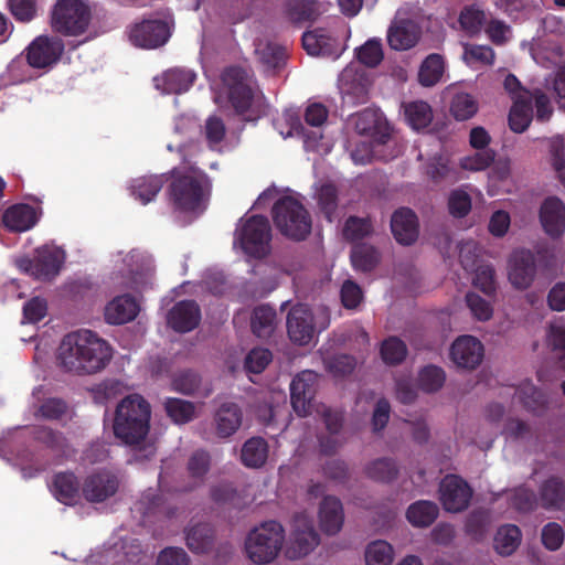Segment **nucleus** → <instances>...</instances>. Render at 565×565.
Segmentation results:
<instances>
[{
  "label": "nucleus",
  "mask_w": 565,
  "mask_h": 565,
  "mask_svg": "<svg viewBox=\"0 0 565 565\" xmlns=\"http://www.w3.org/2000/svg\"><path fill=\"white\" fill-rule=\"evenodd\" d=\"M287 332L289 339L299 345L311 342L316 334V326L311 309L303 303L294 306L287 316Z\"/></svg>",
  "instance_id": "obj_14"
},
{
  "label": "nucleus",
  "mask_w": 565,
  "mask_h": 565,
  "mask_svg": "<svg viewBox=\"0 0 565 565\" xmlns=\"http://www.w3.org/2000/svg\"><path fill=\"white\" fill-rule=\"evenodd\" d=\"M351 262L355 269L369 273L375 268L379 262L377 252L371 246H356L352 249Z\"/></svg>",
  "instance_id": "obj_51"
},
{
  "label": "nucleus",
  "mask_w": 565,
  "mask_h": 565,
  "mask_svg": "<svg viewBox=\"0 0 565 565\" xmlns=\"http://www.w3.org/2000/svg\"><path fill=\"white\" fill-rule=\"evenodd\" d=\"M483 345L472 335H461L451 345L450 356L456 365L473 370L483 359Z\"/></svg>",
  "instance_id": "obj_18"
},
{
  "label": "nucleus",
  "mask_w": 565,
  "mask_h": 565,
  "mask_svg": "<svg viewBox=\"0 0 565 565\" xmlns=\"http://www.w3.org/2000/svg\"><path fill=\"white\" fill-rule=\"evenodd\" d=\"M490 515L486 510L472 511L466 521V532L475 540H480L488 531Z\"/></svg>",
  "instance_id": "obj_59"
},
{
  "label": "nucleus",
  "mask_w": 565,
  "mask_h": 565,
  "mask_svg": "<svg viewBox=\"0 0 565 565\" xmlns=\"http://www.w3.org/2000/svg\"><path fill=\"white\" fill-rule=\"evenodd\" d=\"M407 352L405 342L397 337L385 339L380 349L381 356L387 365L401 364L406 359Z\"/></svg>",
  "instance_id": "obj_46"
},
{
  "label": "nucleus",
  "mask_w": 565,
  "mask_h": 565,
  "mask_svg": "<svg viewBox=\"0 0 565 565\" xmlns=\"http://www.w3.org/2000/svg\"><path fill=\"white\" fill-rule=\"evenodd\" d=\"M166 183L168 173L141 175L130 181L128 190L131 196L146 205L156 199Z\"/></svg>",
  "instance_id": "obj_22"
},
{
  "label": "nucleus",
  "mask_w": 565,
  "mask_h": 565,
  "mask_svg": "<svg viewBox=\"0 0 565 565\" xmlns=\"http://www.w3.org/2000/svg\"><path fill=\"white\" fill-rule=\"evenodd\" d=\"M303 529L297 527L287 547L286 554L291 559H298L308 555L318 544L319 534L316 532L312 523L302 519Z\"/></svg>",
  "instance_id": "obj_25"
},
{
  "label": "nucleus",
  "mask_w": 565,
  "mask_h": 565,
  "mask_svg": "<svg viewBox=\"0 0 565 565\" xmlns=\"http://www.w3.org/2000/svg\"><path fill=\"white\" fill-rule=\"evenodd\" d=\"M243 412L233 402L221 404L214 414L215 433L220 438H228L234 435L242 425Z\"/></svg>",
  "instance_id": "obj_26"
},
{
  "label": "nucleus",
  "mask_w": 565,
  "mask_h": 565,
  "mask_svg": "<svg viewBox=\"0 0 565 565\" xmlns=\"http://www.w3.org/2000/svg\"><path fill=\"white\" fill-rule=\"evenodd\" d=\"M222 81L235 111L241 115L247 113L255 98V89L248 73L243 67L230 66L224 70Z\"/></svg>",
  "instance_id": "obj_9"
},
{
  "label": "nucleus",
  "mask_w": 565,
  "mask_h": 565,
  "mask_svg": "<svg viewBox=\"0 0 565 565\" xmlns=\"http://www.w3.org/2000/svg\"><path fill=\"white\" fill-rule=\"evenodd\" d=\"M302 46L309 55L312 56H333L337 55V39L324 28H316L306 31L301 38Z\"/></svg>",
  "instance_id": "obj_23"
},
{
  "label": "nucleus",
  "mask_w": 565,
  "mask_h": 565,
  "mask_svg": "<svg viewBox=\"0 0 565 565\" xmlns=\"http://www.w3.org/2000/svg\"><path fill=\"white\" fill-rule=\"evenodd\" d=\"M356 57L365 66H377L384 57L381 41L376 39L367 40L356 50Z\"/></svg>",
  "instance_id": "obj_56"
},
{
  "label": "nucleus",
  "mask_w": 565,
  "mask_h": 565,
  "mask_svg": "<svg viewBox=\"0 0 565 565\" xmlns=\"http://www.w3.org/2000/svg\"><path fill=\"white\" fill-rule=\"evenodd\" d=\"M440 501L446 511L461 512L466 510L472 497L469 484L458 476H447L440 483Z\"/></svg>",
  "instance_id": "obj_15"
},
{
  "label": "nucleus",
  "mask_w": 565,
  "mask_h": 565,
  "mask_svg": "<svg viewBox=\"0 0 565 565\" xmlns=\"http://www.w3.org/2000/svg\"><path fill=\"white\" fill-rule=\"evenodd\" d=\"M211 179L195 167H174L168 172L167 196L174 211L195 212L207 200Z\"/></svg>",
  "instance_id": "obj_2"
},
{
  "label": "nucleus",
  "mask_w": 565,
  "mask_h": 565,
  "mask_svg": "<svg viewBox=\"0 0 565 565\" xmlns=\"http://www.w3.org/2000/svg\"><path fill=\"white\" fill-rule=\"evenodd\" d=\"M210 467L211 456L207 451L199 449L191 455L186 466L189 476L193 479V484L191 489L201 486L204 482L205 476L209 472Z\"/></svg>",
  "instance_id": "obj_43"
},
{
  "label": "nucleus",
  "mask_w": 565,
  "mask_h": 565,
  "mask_svg": "<svg viewBox=\"0 0 565 565\" xmlns=\"http://www.w3.org/2000/svg\"><path fill=\"white\" fill-rule=\"evenodd\" d=\"M477 110L478 104L470 94L459 93L454 96L450 111L457 120H467L475 116Z\"/></svg>",
  "instance_id": "obj_52"
},
{
  "label": "nucleus",
  "mask_w": 565,
  "mask_h": 565,
  "mask_svg": "<svg viewBox=\"0 0 565 565\" xmlns=\"http://www.w3.org/2000/svg\"><path fill=\"white\" fill-rule=\"evenodd\" d=\"M215 532L210 523H198L185 531L189 550L195 554L209 553L214 545Z\"/></svg>",
  "instance_id": "obj_31"
},
{
  "label": "nucleus",
  "mask_w": 565,
  "mask_h": 565,
  "mask_svg": "<svg viewBox=\"0 0 565 565\" xmlns=\"http://www.w3.org/2000/svg\"><path fill=\"white\" fill-rule=\"evenodd\" d=\"M540 221L546 234L553 237L565 231V204L556 196L544 200L540 209Z\"/></svg>",
  "instance_id": "obj_21"
},
{
  "label": "nucleus",
  "mask_w": 565,
  "mask_h": 565,
  "mask_svg": "<svg viewBox=\"0 0 565 565\" xmlns=\"http://www.w3.org/2000/svg\"><path fill=\"white\" fill-rule=\"evenodd\" d=\"M521 537V530L516 525H502L495 533L494 548L500 555L509 556L519 547Z\"/></svg>",
  "instance_id": "obj_39"
},
{
  "label": "nucleus",
  "mask_w": 565,
  "mask_h": 565,
  "mask_svg": "<svg viewBox=\"0 0 565 565\" xmlns=\"http://www.w3.org/2000/svg\"><path fill=\"white\" fill-rule=\"evenodd\" d=\"M391 230L394 238L401 245H412L419 234L418 218L408 207L396 210L391 217Z\"/></svg>",
  "instance_id": "obj_20"
},
{
  "label": "nucleus",
  "mask_w": 565,
  "mask_h": 565,
  "mask_svg": "<svg viewBox=\"0 0 565 565\" xmlns=\"http://www.w3.org/2000/svg\"><path fill=\"white\" fill-rule=\"evenodd\" d=\"M164 411L168 417L178 425L192 422L196 415L194 403L177 397H168L164 401Z\"/></svg>",
  "instance_id": "obj_40"
},
{
  "label": "nucleus",
  "mask_w": 565,
  "mask_h": 565,
  "mask_svg": "<svg viewBox=\"0 0 565 565\" xmlns=\"http://www.w3.org/2000/svg\"><path fill=\"white\" fill-rule=\"evenodd\" d=\"M51 491L63 504L72 505L79 497V482L73 472H58L54 476Z\"/></svg>",
  "instance_id": "obj_32"
},
{
  "label": "nucleus",
  "mask_w": 565,
  "mask_h": 565,
  "mask_svg": "<svg viewBox=\"0 0 565 565\" xmlns=\"http://www.w3.org/2000/svg\"><path fill=\"white\" fill-rule=\"evenodd\" d=\"M258 61L268 74H276L285 65L287 60L286 49L279 44L267 42L256 47Z\"/></svg>",
  "instance_id": "obj_33"
},
{
  "label": "nucleus",
  "mask_w": 565,
  "mask_h": 565,
  "mask_svg": "<svg viewBox=\"0 0 565 565\" xmlns=\"http://www.w3.org/2000/svg\"><path fill=\"white\" fill-rule=\"evenodd\" d=\"M318 204L321 213L327 221L331 223L338 207V190L335 185L328 183L320 188L318 192Z\"/></svg>",
  "instance_id": "obj_53"
},
{
  "label": "nucleus",
  "mask_w": 565,
  "mask_h": 565,
  "mask_svg": "<svg viewBox=\"0 0 565 565\" xmlns=\"http://www.w3.org/2000/svg\"><path fill=\"white\" fill-rule=\"evenodd\" d=\"M473 285L487 296H492L497 290L495 270L491 265H481L476 268Z\"/></svg>",
  "instance_id": "obj_61"
},
{
  "label": "nucleus",
  "mask_w": 565,
  "mask_h": 565,
  "mask_svg": "<svg viewBox=\"0 0 565 565\" xmlns=\"http://www.w3.org/2000/svg\"><path fill=\"white\" fill-rule=\"evenodd\" d=\"M268 451V444L263 437H252L241 449V460L245 467L260 468L267 461Z\"/></svg>",
  "instance_id": "obj_35"
},
{
  "label": "nucleus",
  "mask_w": 565,
  "mask_h": 565,
  "mask_svg": "<svg viewBox=\"0 0 565 565\" xmlns=\"http://www.w3.org/2000/svg\"><path fill=\"white\" fill-rule=\"evenodd\" d=\"M448 210L450 215L462 218L471 211V198L462 189L452 190L448 196Z\"/></svg>",
  "instance_id": "obj_60"
},
{
  "label": "nucleus",
  "mask_w": 565,
  "mask_h": 565,
  "mask_svg": "<svg viewBox=\"0 0 565 565\" xmlns=\"http://www.w3.org/2000/svg\"><path fill=\"white\" fill-rule=\"evenodd\" d=\"M39 221L36 210L29 204H14L1 214V222L11 232H25Z\"/></svg>",
  "instance_id": "obj_24"
},
{
  "label": "nucleus",
  "mask_w": 565,
  "mask_h": 565,
  "mask_svg": "<svg viewBox=\"0 0 565 565\" xmlns=\"http://www.w3.org/2000/svg\"><path fill=\"white\" fill-rule=\"evenodd\" d=\"M172 28L173 23L167 19H143L130 28L129 39L135 46L148 50L158 49L169 41Z\"/></svg>",
  "instance_id": "obj_10"
},
{
  "label": "nucleus",
  "mask_w": 565,
  "mask_h": 565,
  "mask_svg": "<svg viewBox=\"0 0 565 565\" xmlns=\"http://www.w3.org/2000/svg\"><path fill=\"white\" fill-rule=\"evenodd\" d=\"M139 312V305L130 295L115 297L105 307V320L109 324H122L134 320Z\"/></svg>",
  "instance_id": "obj_28"
},
{
  "label": "nucleus",
  "mask_w": 565,
  "mask_h": 565,
  "mask_svg": "<svg viewBox=\"0 0 565 565\" xmlns=\"http://www.w3.org/2000/svg\"><path fill=\"white\" fill-rule=\"evenodd\" d=\"M372 233V224L369 218L350 216L344 223L343 236L350 242H358Z\"/></svg>",
  "instance_id": "obj_55"
},
{
  "label": "nucleus",
  "mask_w": 565,
  "mask_h": 565,
  "mask_svg": "<svg viewBox=\"0 0 565 565\" xmlns=\"http://www.w3.org/2000/svg\"><path fill=\"white\" fill-rule=\"evenodd\" d=\"M237 241L245 254L263 258L270 252L271 228L267 217L253 215L237 231Z\"/></svg>",
  "instance_id": "obj_7"
},
{
  "label": "nucleus",
  "mask_w": 565,
  "mask_h": 565,
  "mask_svg": "<svg viewBox=\"0 0 565 565\" xmlns=\"http://www.w3.org/2000/svg\"><path fill=\"white\" fill-rule=\"evenodd\" d=\"M273 359V354L268 349L255 348L248 352L245 358L244 366L247 372L262 373Z\"/></svg>",
  "instance_id": "obj_63"
},
{
  "label": "nucleus",
  "mask_w": 565,
  "mask_h": 565,
  "mask_svg": "<svg viewBox=\"0 0 565 565\" xmlns=\"http://www.w3.org/2000/svg\"><path fill=\"white\" fill-rule=\"evenodd\" d=\"M64 50L62 39L39 35L26 46L24 54L30 67L50 70L61 60Z\"/></svg>",
  "instance_id": "obj_11"
},
{
  "label": "nucleus",
  "mask_w": 565,
  "mask_h": 565,
  "mask_svg": "<svg viewBox=\"0 0 565 565\" xmlns=\"http://www.w3.org/2000/svg\"><path fill=\"white\" fill-rule=\"evenodd\" d=\"M168 324L177 332L194 330L201 321V309L195 300L178 301L168 312Z\"/></svg>",
  "instance_id": "obj_19"
},
{
  "label": "nucleus",
  "mask_w": 565,
  "mask_h": 565,
  "mask_svg": "<svg viewBox=\"0 0 565 565\" xmlns=\"http://www.w3.org/2000/svg\"><path fill=\"white\" fill-rule=\"evenodd\" d=\"M90 21V9L82 0H57L51 12L52 29L66 36L83 34Z\"/></svg>",
  "instance_id": "obj_6"
},
{
  "label": "nucleus",
  "mask_w": 565,
  "mask_h": 565,
  "mask_svg": "<svg viewBox=\"0 0 565 565\" xmlns=\"http://www.w3.org/2000/svg\"><path fill=\"white\" fill-rule=\"evenodd\" d=\"M446 380L445 371L436 365L423 367L418 375L419 387L427 393L437 392Z\"/></svg>",
  "instance_id": "obj_50"
},
{
  "label": "nucleus",
  "mask_w": 565,
  "mask_h": 565,
  "mask_svg": "<svg viewBox=\"0 0 565 565\" xmlns=\"http://www.w3.org/2000/svg\"><path fill=\"white\" fill-rule=\"evenodd\" d=\"M318 374L306 370L297 374L290 383V402L300 417L311 413L312 402L317 392Z\"/></svg>",
  "instance_id": "obj_12"
},
{
  "label": "nucleus",
  "mask_w": 565,
  "mask_h": 565,
  "mask_svg": "<svg viewBox=\"0 0 565 565\" xmlns=\"http://www.w3.org/2000/svg\"><path fill=\"white\" fill-rule=\"evenodd\" d=\"M533 118V106L531 105V92H523L515 97V102L509 113L510 129L521 134L527 129Z\"/></svg>",
  "instance_id": "obj_30"
},
{
  "label": "nucleus",
  "mask_w": 565,
  "mask_h": 565,
  "mask_svg": "<svg viewBox=\"0 0 565 565\" xmlns=\"http://www.w3.org/2000/svg\"><path fill=\"white\" fill-rule=\"evenodd\" d=\"M539 499L545 510H561L565 504V480L550 476L540 484Z\"/></svg>",
  "instance_id": "obj_29"
},
{
  "label": "nucleus",
  "mask_w": 565,
  "mask_h": 565,
  "mask_svg": "<svg viewBox=\"0 0 565 565\" xmlns=\"http://www.w3.org/2000/svg\"><path fill=\"white\" fill-rule=\"evenodd\" d=\"M515 397L523 407L534 415H542L547 406L546 396L530 381H525L515 390Z\"/></svg>",
  "instance_id": "obj_34"
},
{
  "label": "nucleus",
  "mask_w": 565,
  "mask_h": 565,
  "mask_svg": "<svg viewBox=\"0 0 565 565\" xmlns=\"http://www.w3.org/2000/svg\"><path fill=\"white\" fill-rule=\"evenodd\" d=\"M343 98L352 105L365 104L367 102L369 88L362 77L344 81L341 87Z\"/></svg>",
  "instance_id": "obj_54"
},
{
  "label": "nucleus",
  "mask_w": 565,
  "mask_h": 565,
  "mask_svg": "<svg viewBox=\"0 0 565 565\" xmlns=\"http://www.w3.org/2000/svg\"><path fill=\"white\" fill-rule=\"evenodd\" d=\"M64 262L63 252L54 246L44 245L35 249L33 258L20 257L15 265L22 273H25L40 280L54 278Z\"/></svg>",
  "instance_id": "obj_8"
},
{
  "label": "nucleus",
  "mask_w": 565,
  "mask_h": 565,
  "mask_svg": "<svg viewBox=\"0 0 565 565\" xmlns=\"http://www.w3.org/2000/svg\"><path fill=\"white\" fill-rule=\"evenodd\" d=\"M287 14L294 22H305L315 20L318 15L316 0H289L287 3Z\"/></svg>",
  "instance_id": "obj_48"
},
{
  "label": "nucleus",
  "mask_w": 565,
  "mask_h": 565,
  "mask_svg": "<svg viewBox=\"0 0 565 565\" xmlns=\"http://www.w3.org/2000/svg\"><path fill=\"white\" fill-rule=\"evenodd\" d=\"M394 550L390 543L383 540L371 542L365 551L366 565H392Z\"/></svg>",
  "instance_id": "obj_47"
},
{
  "label": "nucleus",
  "mask_w": 565,
  "mask_h": 565,
  "mask_svg": "<svg viewBox=\"0 0 565 565\" xmlns=\"http://www.w3.org/2000/svg\"><path fill=\"white\" fill-rule=\"evenodd\" d=\"M111 359V345L96 332L87 329L65 334L57 350L61 367L76 375L102 372Z\"/></svg>",
  "instance_id": "obj_1"
},
{
  "label": "nucleus",
  "mask_w": 565,
  "mask_h": 565,
  "mask_svg": "<svg viewBox=\"0 0 565 565\" xmlns=\"http://www.w3.org/2000/svg\"><path fill=\"white\" fill-rule=\"evenodd\" d=\"M356 365V360L350 354H337L326 361L328 372L333 376L343 377L351 374Z\"/></svg>",
  "instance_id": "obj_62"
},
{
  "label": "nucleus",
  "mask_w": 565,
  "mask_h": 565,
  "mask_svg": "<svg viewBox=\"0 0 565 565\" xmlns=\"http://www.w3.org/2000/svg\"><path fill=\"white\" fill-rule=\"evenodd\" d=\"M33 438L35 441L56 452L65 454L68 447L66 437L61 431L54 430L47 426L35 427Z\"/></svg>",
  "instance_id": "obj_45"
},
{
  "label": "nucleus",
  "mask_w": 565,
  "mask_h": 565,
  "mask_svg": "<svg viewBox=\"0 0 565 565\" xmlns=\"http://www.w3.org/2000/svg\"><path fill=\"white\" fill-rule=\"evenodd\" d=\"M273 220L284 236L296 242L306 239L311 232L312 222L309 212L292 196H282L275 202Z\"/></svg>",
  "instance_id": "obj_4"
},
{
  "label": "nucleus",
  "mask_w": 565,
  "mask_h": 565,
  "mask_svg": "<svg viewBox=\"0 0 565 565\" xmlns=\"http://www.w3.org/2000/svg\"><path fill=\"white\" fill-rule=\"evenodd\" d=\"M172 388L183 395H195L201 386V376L192 370L177 373L172 379Z\"/></svg>",
  "instance_id": "obj_49"
},
{
  "label": "nucleus",
  "mask_w": 565,
  "mask_h": 565,
  "mask_svg": "<svg viewBox=\"0 0 565 565\" xmlns=\"http://www.w3.org/2000/svg\"><path fill=\"white\" fill-rule=\"evenodd\" d=\"M150 417V404L141 395H129L116 408L114 434L126 445H138L149 433Z\"/></svg>",
  "instance_id": "obj_3"
},
{
  "label": "nucleus",
  "mask_w": 565,
  "mask_h": 565,
  "mask_svg": "<svg viewBox=\"0 0 565 565\" xmlns=\"http://www.w3.org/2000/svg\"><path fill=\"white\" fill-rule=\"evenodd\" d=\"M276 310L268 305L257 306L253 310L250 327L253 333L262 339L269 338L276 327Z\"/></svg>",
  "instance_id": "obj_37"
},
{
  "label": "nucleus",
  "mask_w": 565,
  "mask_h": 565,
  "mask_svg": "<svg viewBox=\"0 0 565 565\" xmlns=\"http://www.w3.org/2000/svg\"><path fill=\"white\" fill-rule=\"evenodd\" d=\"M486 20L487 17L484 11L476 7L463 8L459 15V23L461 28L471 35L480 32Z\"/></svg>",
  "instance_id": "obj_57"
},
{
  "label": "nucleus",
  "mask_w": 565,
  "mask_h": 565,
  "mask_svg": "<svg viewBox=\"0 0 565 565\" xmlns=\"http://www.w3.org/2000/svg\"><path fill=\"white\" fill-rule=\"evenodd\" d=\"M438 512L439 510L436 503L420 500L408 507L406 518L414 526L427 527L437 519Z\"/></svg>",
  "instance_id": "obj_38"
},
{
  "label": "nucleus",
  "mask_w": 565,
  "mask_h": 565,
  "mask_svg": "<svg viewBox=\"0 0 565 565\" xmlns=\"http://www.w3.org/2000/svg\"><path fill=\"white\" fill-rule=\"evenodd\" d=\"M405 117L412 128L419 130L431 122L433 111L428 103L416 100L405 106Z\"/></svg>",
  "instance_id": "obj_44"
},
{
  "label": "nucleus",
  "mask_w": 565,
  "mask_h": 565,
  "mask_svg": "<svg viewBox=\"0 0 565 565\" xmlns=\"http://www.w3.org/2000/svg\"><path fill=\"white\" fill-rule=\"evenodd\" d=\"M536 274V259L533 252L525 248L513 250L508 262V277L516 289L531 286Z\"/></svg>",
  "instance_id": "obj_13"
},
{
  "label": "nucleus",
  "mask_w": 565,
  "mask_h": 565,
  "mask_svg": "<svg viewBox=\"0 0 565 565\" xmlns=\"http://www.w3.org/2000/svg\"><path fill=\"white\" fill-rule=\"evenodd\" d=\"M422 36V28L412 19H395L387 30V43L394 51L414 47Z\"/></svg>",
  "instance_id": "obj_17"
},
{
  "label": "nucleus",
  "mask_w": 565,
  "mask_h": 565,
  "mask_svg": "<svg viewBox=\"0 0 565 565\" xmlns=\"http://www.w3.org/2000/svg\"><path fill=\"white\" fill-rule=\"evenodd\" d=\"M12 17L21 23L31 22L38 13L36 0H7Z\"/></svg>",
  "instance_id": "obj_58"
},
{
  "label": "nucleus",
  "mask_w": 565,
  "mask_h": 565,
  "mask_svg": "<svg viewBox=\"0 0 565 565\" xmlns=\"http://www.w3.org/2000/svg\"><path fill=\"white\" fill-rule=\"evenodd\" d=\"M285 541L280 523L267 521L249 532L245 541L248 558L256 564H268L279 554Z\"/></svg>",
  "instance_id": "obj_5"
},
{
  "label": "nucleus",
  "mask_w": 565,
  "mask_h": 565,
  "mask_svg": "<svg viewBox=\"0 0 565 565\" xmlns=\"http://www.w3.org/2000/svg\"><path fill=\"white\" fill-rule=\"evenodd\" d=\"M319 521L321 530L328 535L337 534L343 525V507L337 497L326 495L319 508Z\"/></svg>",
  "instance_id": "obj_27"
},
{
  "label": "nucleus",
  "mask_w": 565,
  "mask_h": 565,
  "mask_svg": "<svg viewBox=\"0 0 565 565\" xmlns=\"http://www.w3.org/2000/svg\"><path fill=\"white\" fill-rule=\"evenodd\" d=\"M67 404L57 397L46 398L38 408L35 415L47 420H58L67 412Z\"/></svg>",
  "instance_id": "obj_64"
},
{
  "label": "nucleus",
  "mask_w": 565,
  "mask_h": 565,
  "mask_svg": "<svg viewBox=\"0 0 565 565\" xmlns=\"http://www.w3.org/2000/svg\"><path fill=\"white\" fill-rule=\"evenodd\" d=\"M118 478L109 471H97L86 477L82 486L83 497L92 503H100L116 494Z\"/></svg>",
  "instance_id": "obj_16"
},
{
  "label": "nucleus",
  "mask_w": 565,
  "mask_h": 565,
  "mask_svg": "<svg viewBox=\"0 0 565 565\" xmlns=\"http://www.w3.org/2000/svg\"><path fill=\"white\" fill-rule=\"evenodd\" d=\"M365 475L379 482H391L398 475V467L391 458H379L365 467Z\"/></svg>",
  "instance_id": "obj_42"
},
{
  "label": "nucleus",
  "mask_w": 565,
  "mask_h": 565,
  "mask_svg": "<svg viewBox=\"0 0 565 565\" xmlns=\"http://www.w3.org/2000/svg\"><path fill=\"white\" fill-rule=\"evenodd\" d=\"M196 75L185 68H171L164 72L161 78V87L166 94H181L193 85Z\"/></svg>",
  "instance_id": "obj_36"
},
{
  "label": "nucleus",
  "mask_w": 565,
  "mask_h": 565,
  "mask_svg": "<svg viewBox=\"0 0 565 565\" xmlns=\"http://www.w3.org/2000/svg\"><path fill=\"white\" fill-rule=\"evenodd\" d=\"M444 74V60L439 54L428 55L420 65L418 81L425 87L437 84Z\"/></svg>",
  "instance_id": "obj_41"
}]
</instances>
